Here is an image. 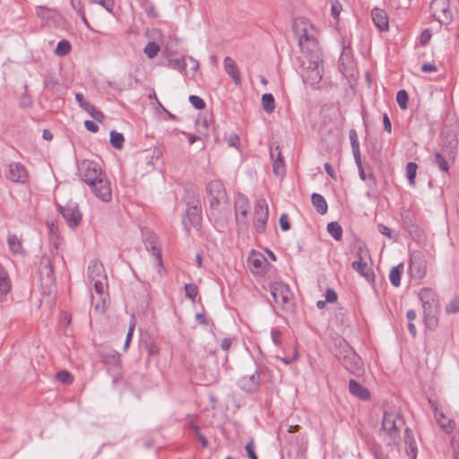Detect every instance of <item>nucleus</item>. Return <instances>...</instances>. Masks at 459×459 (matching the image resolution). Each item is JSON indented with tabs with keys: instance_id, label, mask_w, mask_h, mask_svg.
Here are the masks:
<instances>
[{
	"instance_id": "1",
	"label": "nucleus",
	"mask_w": 459,
	"mask_h": 459,
	"mask_svg": "<svg viewBox=\"0 0 459 459\" xmlns=\"http://www.w3.org/2000/svg\"><path fill=\"white\" fill-rule=\"evenodd\" d=\"M88 278L93 283L96 295L91 296V304L95 310L103 313L106 308L108 280L104 267L98 260L91 261L88 266Z\"/></svg>"
},
{
	"instance_id": "2",
	"label": "nucleus",
	"mask_w": 459,
	"mask_h": 459,
	"mask_svg": "<svg viewBox=\"0 0 459 459\" xmlns=\"http://www.w3.org/2000/svg\"><path fill=\"white\" fill-rule=\"evenodd\" d=\"M293 29L304 56L322 53L318 45L317 30L307 19H296Z\"/></svg>"
},
{
	"instance_id": "3",
	"label": "nucleus",
	"mask_w": 459,
	"mask_h": 459,
	"mask_svg": "<svg viewBox=\"0 0 459 459\" xmlns=\"http://www.w3.org/2000/svg\"><path fill=\"white\" fill-rule=\"evenodd\" d=\"M419 298L422 304L425 325L430 331H434L438 326V297L432 289L423 288L419 292Z\"/></svg>"
},
{
	"instance_id": "4",
	"label": "nucleus",
	"mask_w": 459,
	"mask_h": 459,
	"mask_svg": "<svg viewBox=\"0 0 459 459\" xmlns=\"http://www.w3.org/2000/svg\"><path fill=\"white\" fill-rule=\"evenodd\" d=\"M210 210L212 216L222 217L229 212L225 187L220 180H212L206 186Z\"/></svg>"
},
{
	"instance_id": "5",
	"label": "nucleus",
	"mask_w": 459,
	"mask_h": 459,
	"mask_svg": "<svg viewBox=\"0 0 459 459\" xmlns=\"http://www.w3.org/2000/svg\"><path fill=\"white\" fill-rule=\"evenodd\" d=\"M300 75L304 84L310 87L317 85L323 77L322 53L304 56L301 61Z\"/></svg>"
},
{
	"instance_id": "6",
	"label": "nucleus",
	"mask_w": 459,
	"mask_h": 459,
	"mask_svg": "<svg viewBox=\"0 0 459 459\" xmlns=\"http://www.w3.org/2000/svg\"><path fill=\"white\" fill-rule=\"evenodd\" d=\"M78 174L87 185H94L95 180L104 176L100 166L89 160H82L78 164Z\"/></svg>"
},
{
	"instance_id": "7",
	"label": "nucleus",
	"mask_w": 459,
	"mask_h": 459,
	"mask_svg": "<svg viewBox=\"0 0 459 459\" xmlns=\"http://www.w3.org/2000/svg\"><path fill=\"white\" fill-rule=\"evenodd\" d=\"M270 292L275 303L280 305L283 309L290 308L293 295L287 284L273 282L270 284Z\"/></svg>"
},
{
	"instance_id": "8",
	"label": "nucleus",
	"mask_w": 459,
	"mask_h": 459,
	"mask_svg": "<svg viewBox=\"0 0 459 459\" xmlns=\"http://www.w3.org/2000/svg\"><path fill=\"white\" fill-rule=\"evenodd\" d=\"M5 178L13 183L24 185L29 182L30 173L24 164L13 161L6 167Z\"/></svg>"
},
{
	"instance_id": "9",
	"label": "nucleus",
	"mask_w": 459,
	"mask_h": 459,
	"mask_svg": "<svg viewBox=\"0 0 459 459\" xmlns=\"http://www.w3.org/2000/svg\"><path fill=\"white\" fill-rule=\"evenodd\" d=\"M268 221V206L264 199H258L255 204L254 226L257 232H264Z\"/></svg>"
},
{
	"instance_id": "10",
	"label": "nucleus",
	"mask_w": 459,
	"mask_h": 459,
	"mask_svg": "<svg viewBox=\"0 0 459 459\" xmlns=\"http://www.w3.org/2000/svg\"><path fill=\"white\" fill-rule=\"evenodd\" d=\"M247 264L251 273L257 276L264 275L269 266L265 256L255 251H252L248 255Z\"/></svg>"
},
{
	"instance_id": "11",
	"label": "nucleus",
	"mask_w": 459,
	"mask_h": 459,
	"mask_svg": "<svg viewBox=\"0 0 459 459\" xmlns=\"http://www.w3.org/2000/svg\"><path fill=\"white\" fill-rule=\"evenodd\" d=\"M59 211L71 228L80 224L82 214L76 203L69 202L65 206H60Z\"/></svg>"
},
{
	"instance_id": "12",
	"label": "nucleus",
	"mask_w": 459,
	"mask_h": 459,
	"mask_svg": "<svg viewBox=\"0 0 459 459\" xmlns=\"http://www.w3.org/2000/svg\"><path fill=\"white\" fill-rule=\"evenodd\" d=\"M341 362L353 375L360 376L364 372V363L353 350H349V354Z\"/></svg>"
},
{
	"instance_id": "13",
	"label": "nucleus",
	"mask_w": 459,
	"mask_h": 459,
	"mask_svg": "<svg viewBox=\"0 0 459 459\" xmlns=\"http://www.w3.org/2000/svg\"><path fill=\"white\" fill-rule=\"evenodd\" d=\"M94 195L103 202H109L111 200V186L109 180L106 176H102L94 181V185H88Z\"/></svg>"
},
{
	"instance_id": "14",
	"label": "nucleus",
	"mask_w": 459,
	"mask_h": 459,
	"mask_svg": "<svg viewBox=\"0 0 459 459\" xmlns=\"http://www.w3.org/2000/svg\"><path fill=\"white\" fill-rule=\"evenodd\" d=\"M430 9L440 23H448L452 20L448 0H433Z\"/></svg>"
},
{
	"instance_id": "15",
	"label": "nucleus",
	"mask_w": 459,
	"mask_h": 459,
	"mask_svg": "<svg viewBox=\"0 0 459 459\" xmlns=\"http://www.w3.org/2000/svg\"><path fill=\"white\" fill-rule=\"evenodd\" d=\"M250 208L248 199L238 195L235 199V214L238 224L247 226L248 224L247 213Z\"/></svg>"
},
{
	"instance_id": "16",
	"label": "nucleus",
	"mask_w": 459,
	"mask_h": 459,
	"mask_svg": "<svg viewBox=\"0 0 459 459\" xmlns=\"http://www.w3.org/2000/svg\"><path fill=\"white\" fill-rule=\"evenodd\" d=\"M39 273L42 284L48 287L50 291L51 288L55 286L56 278L54 275L52 263L48 256H43L41 258Z\"/></svg>"
},
{
	"instance_id": "17",
	"label": "nucleus",
	"mask_w": 459,
	"mask_h": 459,
	"mask_svg": "<svg viewBox=\"0 0 459 459\" xmlns=\"http://www.w3.org/2000/svg\"><path fill=\"white\" fill-rule=\"evenodd\" d=\"M201 208L198 204L189 206L186 211V218L183 220V224L187 233L190 231V228L193 227L196 230L201 225Z\"/></svg>"
},
{
	"instance_id": "18",
	"label": "nucleus",
	"mask_w": 459,
	"mask_h": 459,
	"mask_svg": "<svg viewBox=\"0 0 459 459\" xmlns=\"http://www.w3.org/2000/svg\"><path fill=\"white\" fill-rule=\"evenodd\" d=\"M434 411V417L440 429L446 434H450L455 429V422L447 418L445 413L438 410L437 404L429 400Z\"/></svg>"
},
{
	"instance_id": "19",
	"label": "nucleus",
	"mask_w": 459,
	"mask_h": 459,
	"mask_svg": "<svg viewBox=\"0 0 459 459\" xmlns=\"http://www.w3.org/2000/svg\"><path fill=\"white\" fill-rule=\"evenodd\" d=\"M401 424L402 419L398 415L389 412L384 413L382 428L389 436L395 437Z\"/></svg>"
},
{
	"instance_id": "20",
	"label": "nucleus",
	"mask_w": 459,
	"mask_h": 459,
	"mask_svg": "<svg viewBox=\"0 0 459 459\" xmlns=\"http://www.w3.org/2000/svg\"><path fill=\"white\" fill-rule=\"evenodd\" d=\"M238 385L241 389L246 392H255L258 390L260 385V374L257 369H255L250 375L242 376L238 379Z\"/></svg>"
},
{
	"instance_id": "21",
	"label": "nucleus",
	"mask_w": 459,
	"mask_h": 459,
	"mask_svg": "<svg viewBox=\"0 0 459 459\" xmlns=\"http://www.w3.org/2000/svg\"><path fill=\"white\" fill-rule=\"evenodd\" d=\"M371 18L375 26L380 31H387L389 30L388 15L385 10L375 7L371 10Z\"/></svg>"
},
{
	"instance_id": "22",
	"label": "nucleus",
	"mask_w": 459,
	"mask_h": 459,
	"mask_svg": "<svg viewBox=\"0 0 459 459\" xmlns=\"http://www.w3.org/2000/svg\"><path fill=\"white\" fill-rule=\"evenodd\" d=\"M409 269L413 277L421 279L426 274V262L420 255H412L410 260Z\"/></svg>"
},
{
	"instance_id": "23",
	"label": "nucleus",
	"mask_w": 459,
	"mask_h": 459,
	"mask_svg": "<svg viewBox=\"0 0 459 459\" xmlns=\"http://www.w3.org/2000/svg\"><path fill=\"white\" fill-rule=\"evenodd\" d=\"M351 268L356 271L360 276H362L367 281L373 282L375 281V273L372 267L368 262H352Z\"/></svg>"
},
{
	"instance_id": "24",
	"label": "nucleus",
	"mask_w": 459,
	"mask_h": 459,
	"mask_svg": "<svg viewBox=\"0 0 459 459\" xmlns=\"http://www.w3.org/2000/svg\"><path fill=\"white\" fill-rule=\"evenodd\" d=\"M271 158L274 159L273 170L276 176H283L285 173L283 158L281 156V152L279 151V147L277 146L274 150H271L270 152Z\"/></svg>"
},
{
	"instance_id": "25",
	"label": "nucleus",
	"mask_w": 459,
	"mask_h": 459,
	"mask_svg": "<svg viewBox=\"0 0 459 459\" xmlns=\"http://www.w3.org/2000/svg\"><path fill=\"white\" fill-rule=\"evenodd\" d=\"M349 391L354 396L366 401L370 397L369 391L354 379L349 381Z\"/></svg>"
},
{
	"instance_id": "26",
	"label": "nucleus",
	"mask_w": 459,
	"mask_h": 459,
	"mask_svg": "<svg viewBox=\"0 0 459 459\" xmlns=\"http://www.w3.org/2000/svg\"><path fill=\"white\" fill-rule=\"evenodd\" d=\"M224 68L226 73L233 79L234 82L237 85L240 84L241 78L239 71L235 61L231 57L226 56L224 58Z\"/></svg>"
},
{
	"instance_id": "27",
	"label": "nucleus",
	"mask_w": 459,
	"mask_h": 459,
	"mask_svg": "<svg viewBox=\"0 0 459 459\" xmlns=\"http://www.w3.org/2000/svg\"><path fill=\"white\" fill-rule=\"evenodd\" d=\"M349 350H352V348L345 340L337 339L334 342L333 353L341 361L349 354Z\"/></svg>"
},
{
	"instance_id": "28",
	"label": "nucleus",
	"mask_w": 459,
	"mask_h": 459,
	"mask_svg": "<svg viewBox=\"0 0 459 459\" xmlns=\"http://www.w3.org/2000/svg\"><path fill=\"white\" fill-rule=\"evenodd\" d=\"M311 202L320 214H325L327 212L328 206L323 195L313 193L311 195Z\"/></svg>"
},
{
	"instance_id": "29",
	"label": "nucleus",
	"mask_w": 459,
	"mask_h": 459,
	"mask_svg": "<svg viewBox=\"0 0 459 459\" xmlns=\"http://www.w3.org/2000/svg\"><path fill=\"white\" fill-rule=\"evenodd\" d=\"M11 290V281L6 270L0 264V294H7Z\"/></svg>"
},
{
	"instance_id": "30",
	"label": "nucleus",
	"mask_w": 459,
	"mask_h": 459,
	"mask_svg": "<svg viewBox=\"0 0 459 459\" xmlns=\"http://www.w3.org/2000/svg\"><path fill=\"white\" fill-rule=\"evenodd\" d=\"M349 137H350V141H351V145L354 160H355V161H359V157H360L359 143L358 134L355 129L350 130Z\"/></svg>"
},
{
	"instance_id": "31",
	"label": "nucleus",
	"mask_w": 459,
	"mask_h": 459,
	"mask_svg": "<svg viewBox=\"0 0 459 459\" xmlns=\"http://www.w3.org/2000/svg\"><path fill=\"white\" fill-rule=\"evenodd\" d=\"M403 272V264H400L394 266L389 273V280L394 287H399L401 284V275Z\"/></svg>"
},
{
	"instance_id": "32",
	"label": "nucleus",
	"mask_w": 459,
	"mask_h": 459,
	"mask_svg": "<svg viewBox=\"0 0 459 459\" xmlns=\"http://www.w3.org/2000/svg\"><path fill=\"white\" fill-rule=\"evenodd\" d=\"M433 163L437 165L439 169L443 172H447L450 168L448 160L440 152H435L433 155Z\"/></svg>"
},
{
	"instance_id": "33",
	"label": "nucleus",
	"mask_w": 459,
	"mask_h": 459,
	"mask_svg": "<svg viewBox=\"0 0 459 459\" xmlns=\"http://www.w3.org/2000/svg\"><path fill=\"white\" fill-rule=\"evenodd\" d=\"M262 106L264 110L270 114L272 113L275 108V101L273 94L271 93H264L262 96Z\"/></svg>"
},
{
	"instance_id": "34",
	"label": "nucleus",
	"mask_w": 459,
	"mask_h": 459,
	"mask_svg": "<svg viewBox=\"0 0 459 459\" xmlns=\"http://www.w3.org/2000/svg\"><path fill=\"white\" fill-rule=\"evenodd\" d=\"M10 250L13 254H21L22 252V245L21 239L16 235H10L7 239Z\"/></svg>"
},
{
	"instance_id": "35",
	"label": "nucleus",
	"mask_w": 459,
	"mask_h": 459,
	"mask_svg": "<svg viewBox=\"0 0 459 459\" xmlns=\"http://www.w3.org/2000/svg\"><path fill=\"white\" fill-rule=\"evenodd\" d=\"M327 232L335 239L340 240L342 236V229L337 221L327 224Z\"/></svg>"
},
{
	"instance_id": "36",
	"label": "nucleus",
	"mask_w": 459,
	"mask_h": 459,
	"mask_svg": "<svg viewBox=\"0 0 459 459\" xmlns=\"http://www.w3.org/2000/svg\"><path fill=\"white\" fill-rule=\"evenodd\" d=\"M36 14L42 21H48L56 15V11L45 6H37Z\"/></svg>"
},
{
	"instance_id": "37",
	"label": "nucleus",
	"mask_w": 459,
	"mask_h": 459,
	"mask_svg": "<svg viewBox=\"0 0 459 459\" xmlns=\"http://www.w3.org/2000/svg\"><path fill=\"white\" fill-rule=\"evenodd\" d=\"M146 248L149 249L150 247L152 248V254L153 255L156 256L155 260H156V263L159 266L161 265V257H160V249L156 247V240H155V238L153 237H151L149 239H147L146 243Z\"/></svg>"
},
{
	"instance_id": "38",
	"label": "nucleus",
	"mask_w": 459,
	"mask_h": 459,
	"mask_svg": "<svg viewBox=\"0 0 459 459\" xmlns=\"http://www.w3.org/2000/svg\"><path fill=\"white\" fill-rule=\"evenodd\" d=\"M418 166L415 162H409L406 165V175L411 186H415V177Z\"/></svg>"
},
{
	"instance_id": "39",
	"label": "nucleus",
	"mask_w": 459,
	"mask_h": 459,
	"mask_svg": "<svg viewBox=\"0 0 459 459\" xmlns=\"http://www.w3.org/2000/svg\"><path fill=\"white\" fill-rule=\"evenodd\" d=\"M71 48L72 46L70 42L66 39H62L57 43L55 53L57 56H65L71 51Z\"/></svg>"
},
{
	"instance_id": "40",
	"label": "nucleus",
	"mask_w": 459,
	"mask_h": 459,
	"mask_svg": "<svg viewBox=\"0 0 459 459\" xmlns=\"http://www.w3.org/2000/svg\"><path fill=\"white\" fill-rule=\"evenodd\" d=\"M124 135L115 130L110 132V143L116 149H121L124 143Z\"/></svg>"
},
{
	"instance_id": "41",
	"label": "nucleus",
	"mask_w": 459,
	"mask_h": 459,
	"mask_svg": "<svg viewBox=\"0 0 459 459\" xmlns=\"http://www.w3.org/2000/svg\"><path fill=\"white\" fill-rule=\"evenodd\" d=\"M186 58L183 56L181 59H170L169 60L168 65L175 70H178L179 72H184L186 66Z\"/></svg>"
},
{
	"instance_id": "42",
	"label": "nucleus",
	"mask_w": 459,
	"mask_h": 459,
	"mask_svg": "<svg viewBox=\"0 0 459 459\" xmlns=\"http://www.w3.org/2000/svg\"><path fill=\"white\" fill-rule=\"evenodd\" d=\"M160 51V46L155 42H148V44L143 48V53L149 57H155Z\"/></svg>"
},
{
	"instance_id": "43",
	"label": "nucleus",
	"mask_w": 459,
	"mask_h": 459,
	"mask_svg": "<svg viewBox=\"0 0 459 459\" xmlns=\"http://www.w3.org/2000/svg\"><path fill=\"white\" fill-rule=\"evenodd\" d=\"M409 96L405 90H400L396 94V101L402 109L407 108Z\"/></svg>"
},
{
	"instance_id": "44",
	"label": "nucleus",
	"mask_w": 459,
	"mask_h": 459,
	"mask_svg": "<svg viewBox=\"0 0 459 459\" xmlns=\"http://www.w3.org/2000/svg\"><path fill=\"white\" fill-rule=\"evenodd\" d=\"M447 314H455L459 312V296L453 298L446 307Z\"/></svg>"
},
{
	"instance_id": "45",
	"label": "nucleus",
	"mask_w": 459,
	"mask_h": 459,
	"mask_svg": "<svg viewBox=\"0 0 459 459\" xmlns=\"http://www.w3.org/2000/svg\"><path fill=\"white\" fill-rule=\"evenodd\" d=\"M75 99L81 108H82L85 111L89 112L90 110H93V105L84 100V97L82 93H76Z\"/></svg>"
},
{
	"instance_id": "46",
	"label": "nucleus",
	"mask_w": 459,
	"mask_h": 459,
	"mask_svg": "<svg viewBox=\"0 0 459 459\" xmlns=\"http://www.w3.org/2000/svg\"><path fill=\"white\" fill-rule=\"evenodd\" d=\"M56 378L63 384L69 385L73 382V377L68 371H60L56 374Z\"/></svg>"
},
{
	"instance_id": "47",
	"label": "nucleus",
	"mask_w": 459,
	"mask_h": 459,
	"mask_svg": "<svg viewBox=\"0 0 459 459\" xmlns=\"http://www.w3.org/2000/svg\"><path fill=\"white\" fill-rule=\"evenodd\" d=\"M90 3L101 5L109 13H112L115 5L114 0H90Z\"/></svg>"
},
{
	"instance_id": "48",
	"label": "nucleus",
	"mask_w": 459,
	"mask_h": 459,
	"mask_svg": "<svg viewBox=\"0 0 459 459\" xmlns=\"http://www.w3.org/2000/svg\"><path fill=\"white\" fill-rule=\"evenodd\" d=\"M369 258L368 251L363 247H359L356 253V260L354 262L364 263Z\"/></svg>"
},
{
	"instance_id": "49",
	"label": "nucleus",
	"mask_w": 459,
	"mask_h": 459,
	"mask_svg": "<svg viewBox=\"0 0 459 459\" xmlns=\"http://www.w3.org/2000/svg\"><path fill=\"white\" fill-rule=\"evenodd\" d=\"M189 101L197 109H202L205 107L204 100L196 95H191Z\"/></svg>"
},
{
	"instance_id": "50",
	"label": "nucleus",
	"mask_w": 459,
	"mask_h": 459,
	"mask_svg": "<svg viewBox=\"0 0 459 459\" xmlns=\"http://www.w3.org/2000/svg\"><path fill=\"white\" fill-rule=\"evenodd\" d=\"M185 290H186V296L191 299L192 300L195 299V298L197 295V288L195 284H186L185 285Z\"/></svg>"
},
{
	"instance_id": "51",
	"label": "nucleus",
	"mask_w": 459,
	"mask_h": 459,
	"mask_svg": "<svg viewBox=\"0 0 459 459\" xmlns=\"http://www.w3.org/2000/svg\"><path fill=\"white\" fill-rule=\"evenodd\" d=\"M101 357L107 363H117L119 359V355L116 351H111L108 354L101 353Z\"/></svg>"
},
{
	"instance_id": "52",
	"label": "nucleus",
	"mask_w": 459,
	"mask_h": 459,
	"mask_svg": "<svg viewBox=\"0 0 459 459\" xmlns=\"http://www.w3.org/2000/svg\"><path fill=\"white\" fill-rule=\"evenodd\" d=\"M245 449L247 454V456L250 459H258V457L256 456V455L255 453V444H254L253 440H250L249 442L247 443Z\"/></svg>"
},
{
	"instance_id": "53",
	"label": "nucleus",
	"mask_w": 459,
	"mask_h": 459,
	"mask_svg": "<svg viewBox=\"0 0 459 459\" xmlns=\"http://www.w3.org/2000/svg\"><path fill=\"white\" fill-rule=\"evenodd\" d=\"M225 140L230 147H238L239 144V137L237 134H230Z\"/></svg>"
},
{
	"instance_id": "54",
	"label": "nucleus",
	"mask_w": 459,
	"mask_h": 459,
	"mask_svg": "<svg viewBox=\"0 0 459 459\" xmlns=\"http://www.w3.org/2000/svg\"><path fill=\"white\" fill-rule=\"evenodd\" d=\"M342 9V6L341 3H339L338 1H335L332 4V8H331L332 15L336 21L339 20V16H340Z\"/></svg>"
},
{
	"instance_id": "55",
	"label": "nucleus",
	"mask_w": 459,
	"mask_h": 459,
	"mask_svg": "<svg viewBox=\"0 0 459 459\" xmlns=\"http://www.w3.org/2000/svg\"><path fill=\"white\" fill-rule=\"evenodd\" d=\"M88 113L91 115V117L94 120H96L100 123L103 122V120H104L103 113L101 111L96 109L95 107H93V110H90Z\"/></svg>"
},
{
	"instance_id": "56",
	"label": "nucleus",
	"mask_w": 459,
	"mask_h": 459,
	"mask_svg": "<svg viewBox=\"0 0 459 459\" xmlns=\"http://www.w3.org/2000/svg\"><path fill=\"white\" fill-rule=\"evenodd\" d=\"M326 302H335L337 300V294L333 289H327L325 294Z\"/></svg>"
},
{
	"instance_id": "57",
	"label": "nucleus",
	"mask_w": 459,
	"mask_h": 459,
	"mask_svg": "<svg viewBox=\"0 0 459 459\" xmlns=\"http://www.w3.org/2000/svg\"><path fill=\"white\" fill-rule=\"evenodd\" d=\"M431 31L429 29L424 30L420 37V41L422 45H426L431 39Z\"/></svg>"
},
{
	"instance_id": "58",
	"label": "nucleus",
	"mask_w": 459,
	"mask_h": 459,
	"mask_svg": "<svg viewBox=\"0 0 459 459\" xmlns=\"http://www.w3.org/2000/svg\"><path fill=\"white\" fill-rule=\"evenodd\" d=\"M280 226H281V229L284 231L290 230V222H289V219H288V216L286 214H282L281 217H280Z\"/></svg>"
},
{
	"instance_id": "59",
	"label": "nucleus",
	"mask_w": 459,
	"mask_h": 459,
	"mask_svg": "<svg viewBox=\"0 0 459 459\" xmlns=\"http://www.w3.org/2000/svg\"><path fill=\"white\" fill-rule=\"evenodd\" d=\"M147 351H148V354L151 356H157L160 352V349L156 343L151 342L147 346Z\"/></svg>"
},
{
	"instance_id": "60",
	"label": "nucleus",
	"mask_w": 459,
	"mask_h": 459,
	"mask_svg": "<svg viewBox=\"0 0 459 459\" xmlns=\"http://www.w3.org/2000/svg\"><path fill=\"white\" fill-rule=\"evenodd\" d=\"M271 336H272V340L275 345H279L281 343V333L279 330L273 329L271 331Z\"/></svg>"
},
{
	"instance_id": "61",
	"label": "nucleus",
	"mask_w": 459,
	"mask_h": 459,
	"mask_svg": "<svg viewBox=\"0 0 459 459\" xmlns=\"http://www.w3.org/2000/svg\"><path fill=\"white\" fill-rule=\"evenodd\" d=\"M70 2L73 9L76 12L77 14H79L80 12H83V4H82L81 0H70Z\"/></svg>"
},
{
	"instance_id": "62",
	"label": "nucleus",
	"mask_w": 459,
	"mask_h": 459,
	"mask_svg": "<svg viewBox=\"0 0 459 459\" xmlns=\"http://www.w3.org/2000/svg\"><path fill=\"white\" fill-rule=\"evenodd\" d=\"M84 126L88 131L91 133H97L99 131V126L93 121L91 120H86L84 122Z\"/></svg>"
},
{
	"instance_id": "63",
	"label": "nucleus",
	"mask_w": 459,
	"mask_h": 459,
	"mask_svg": "<svg viewBox=\"0 0 459 459\" xmlns=\"http://www.w3.org/2000/svg\"><path fill=\"white\" fill-rule=\"evenodd\" d=\"M421 71L424 73H433L437 71V67L434 64L426 63L422 65Z\"/></svg>"
},
{
	"instance_id": "64",
	"label": "nucleus",
	"mask_w": 459,
	"mask_h": 459,
	"mask_svg": "<svg viewBox=\"0 0 459 459\" xmlns=\"http://www.w3.org/2000/svg\"><path fill=\"white\" fill-rule=\"evenodd\" d=\"M383 123H384V129L386 132L391 133V131H392V125H391V121H390L387 114H384L383 115Z\"/></svg>"
}]
</instances>
